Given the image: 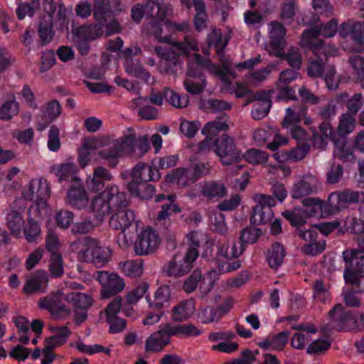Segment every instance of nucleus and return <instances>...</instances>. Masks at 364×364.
Listing matches in <instances>:
<instances>
[{
    "label": "nucleus",
    "mask_w": 364,
    "mask_h": 364,
    "mask_svg": "<svg viewBox=\"0 0 364 364\" xmlns=\"http://www.w3.org/2000/svg\"><path fill=\"white\" fill-rule=\"evenodd\" d=\"M67 198L71 206L77 209L88 208L99 220L109 213L111 207L124 203V195L119 193L115 186H107L102 193L94 197L91 203L86 191L81 185L70 188Z\"/></svg>",
    "instance_id": "obj_1"
},
{
    "label": "nucleus",
    "mask_w": 364,
    "mask_h": 364,
    "mask_svg": "<svg viewBox=\"0 0 364 364\" xmlns=\"http://www.w3.org/2000/svg\"><path fill=\"white\" fill-rule=\"evenodd\" d=\"M172 12V9L163 4V0H148L145 9L139 4L136 5L132 9V19L139 22L145 14L146 16L154 18L155 21L149 25L153 34L160 42H168L170 38L168 35L161 36L162 31L166 29L168 32L172 30L184 31L188 29V23L183 22L181 24L172 23L165 18Z\"/></svg>",
    "instance_id": "obj_2"
},
{
    "label": "nucleus",
    "mask_w": 364,
    "mask_h": 364,
    "mask_svg": "<svg viewBox=\"0 0 364 364\" xmlns=\"http://www.w3.org/2000/svg\"><path fill=\"white\" fill-rule=\"evenodd\" d=\"M221 65L222 68H219L218 65L212 64L209 60H203L198 54H194L193 62L188 65V77L184 81L186 91L191 94L196 95L204 90L206 82L202 75L203 69H206L224 82H228L229 75H232L230 65L223 60H221Z\"/></svg>",
    "instance_id": "obj_3"
},
{
    "label": "nucleus",
    "mask_w": 364,
    "mask_h": 364,
    "mask_svg": "<svg viewBox=\"0 0 364 364\" xmlns=\"http://www.w3.org/2000/svg\"><path fill=\"white\" fill-rule=\"evenodd\" d=\"M124 203L116 207H111L110 210L115 212L109 220L110 227L117 230H121L122 233L118 237V243L122 247L131 245L133 237L141 228V222L136 218L135 213L123 207L126 206L127 200L124 193Z\"/></svg>",
    "instance_id": "obj_4"
},
{
    "label": "nucleus",
    "mask_w": 364,
    "mask_h": 364,
    "mask_svg": "<svg viewBox=\"0 0 364 364\" xmlns=\"http://www.w3.org/2000/svg\"><path fill=\"white\" fill-rule=\"evenodd\" d=\"M313 50L316 60L309 62L308 75L310 77H323L329 90H336L339 84L338 77L336 75V70L331 65H324L323 57L334 56L337 53V49L332 46H308Z\"/></svg>",
    "instance_id": "obj_5"
},
{
    "label": "nucleus",
    "mask_w": 364,
    "mask_h": 364,
    "mask_svg": "<svg viewBox=\"0 0 364 364\" xmlns=\"http://www.w3.org/2000/svg\"><path fill=\"white\" fill-rule=\"evenodd\" d=\"M159 170L151 166L139 164L132 169L130 181L127 188L133 196L143 200L151 198L154 192V186L149 184V181H154L160 178Z\"/></svg>",
    "instance_id": "obj_6"
},
{
    "label": "nucleus",
    "mask_w": 364,
    "mask_h": 364,
    "mask_svg": "<svg viewBox=\"0 0 364 364\" xmlns=\"http://www.w3.org/2000/svg\"><path fill=\"white\" fill-rule=\"evenodd\" d=\"M72 250L77 252L80 260L93 263L97 267H103L109 259L111 251L107 247L92 238H85L71 245Z\"/></svg>",
    "instance_id": "obj_7"
},
{
    "label": "nucleus",
    "mask_w": 364,
    "mask_h": 364,
    "mask_svg": "<svg viewBox=\"0 0 364 364\" xmlns=\"http://www.w3.org/2000/svg\"><path fill=\"white\" fill-rule=\"evenodd\" d=\"M245 249V245L237 240L228 241L218 246L216 270L219 275L231 272L240 267V262L234 259L240 257Z\"/></svg>",
    "instance_id": "obj_8"
},
{
    "label": "nucleus",
    "mask_w": 364,
    "mask_h": 364,
    "mask_svg": "<svg viewBox=\"0 0 364 364\" xmlns=\"http://www.w3.org/2000/svg\"><path fill=\"white\" fill-rule=\"evenodd\" d=\"M359 250H346L343 257L349 266L345 269L343 277L347 283L361 285L360 291H364V240Z\"/></svg>",
    "instance_id": "obj_9"
},
{
    "label": "nucleus",
    "mask_w": 364,
    "mask_h": 364,
    "mask_svg": "<svg viewBox=\"0 0 364 364\" xmlns=\"http://www.w3.org/2000/svg\"><path fill=\"white\" fill-rule=\"evenodd\" d=\"M304 209L294 208L292 211H284L283 216L289 221L293 226H300L306 221L308 217H324L326 213L324 211L323 202L318 198H308L303 200Z\"/></svg>",
    "instance_id": "obj_10"
},
{
    "label": "nucleus",
    "mask_w": 364,
    "mask_h": 364,
    "mask_svg": "<svg viewBox=\"0 0 364 364\" xmlns=\"http://www.w3.org/2000/svg\"><path fill=\"white\" fill-rule=\"evenodd\" d=\"M111 139L112 146L98 151V156L107 160L110 164L114 166L119 158L135 152L136 139L134 134H130L116 140L111 137Z\"/></svg>",
    "instance_id": "obj_11"
},
{
    "label": "nucleus",
    "mask_w": 364,
    "mask_h": 364,
    "mask_svg": "<svg viewBox=\"0 0 364 364\" xmlns=\"http://www.w3.org/2000/svg\"><path fill=\"white\" fill-rule=\"evenodd\" d=\"M219 277L215 269L205 274H203L200 270L196 269L184 281L183 289L186 293H192L198 287L200 292L205 295L213 288Z\"/></svg>",
    "instance_id": "obj_12"
},
{
    "label": "nucleus",
    "mask_w": 364,
    "mask_h": 364,
    "mask_svg": "<svg viewBox=\"0 0 364 364\" xmlns=\"http://www.w3.org/2000/svg\"><path fill=\"white\" fill-rule=\"evenodd\" d=\"M320 135H314V146L320 149H323L329 141H333L335 144L334 155L341 159H347L351 153L345 150V139L336 140L333 137L331 126L329 122H323L319 126Z\"/></svg>",
    "instance_id": "obj_13"
},
{
    "label": "nucleus",
    "mask_w": 364,
    "mask_h": 364,
    "mask_svg": "<svg viewBox=\"0 0 364 364\" xmlns=\"http://www.w3.org/2000/svg\"><path fill=\"white\" fill-rule=\"evenodd\" d=\"M191 50H198V46L195 39L191 37H186L184 42L173 43L171 51H168L166 48L159 46L155 48V52L159 56L174 64L179 62L176 56L189 58Z\"/></svg>",
    "instance_id": "obj_14"
},
{
    "label": "nucleus",
    "mask_w": 364,
    "mask_h": 364,
    "mask_svg": "<svg viewBox=\"0 0 364 364\" xmlns=\"http://www.w3.org/2000/svg\"><path fill=\"white\" fill-rule=\"evenodd\" d=\"M135 235H137V237L134 243V249L136 255L151 254L159 247L161 240L157 233L150 228H145L143 223L141 228Z\"/></svg>",
    "instance_id": "obj_15"
},
{
    "label": "nucleus",
    "mask_w": 364,
    "mask_h": 364,
    "mask_svg": "<svg viewBox=\"0 0 364 364\" xmlns=\"http://www.w3.org/2000/svg\"><path fill=\"white\" fill-rule=\"evenodd\" d=\"M198 257L195 248L187 249L184 253L176 254L166 267V272L176 277L187 274L193 267V263Z\"/></svg>",
    "instance_id": "obj_16"
},
{
    "label": "nucleus",
    "mask_w": 364,
    "mask_h": 364,
    "mask_svg": "<svg viewBox=\"0 0 364 364\" xmlns=\"http://www.w3.org/2000/svg\"><path fill=\"white\" fill-rule=\"evenodd\" d=\"M214 152L225 165H230L242 159V153L238 151L233 138L223 134L215 139Z\"/></svg>",
    "instance_id": "obj_17"
},
{
    "label": "nucleus",
    "mask_w": 364,
    "mask_h": 364,
    "mask_svg": "<svg viewBox=\"0 0 364 364\" xmlns=\"http://www.w3.org/2000/svg\"><path fill=\"white\" fill-rule=\"evenodd\" d=\"M333 321V327L338 329L345 328L350 329H360L363 326L364 317L361 314L352 316L343 310L341 304L336 305L328 313Z\"/></svg>",
    "instance_id": "obj_18"
},
{
    "label": "nucleus",
    "mask_w": 364,
    "mask_h": 364,
    "mask_svg": "<svg viewBox=\"0 0 364 364\" xmlns=\"http://www.w3.org/2000/svg\"><path fill=\"white\" fill-rule=\"evenodd\" d=\"M111 136L108 135L85 139L77 150V161L82 168L87 166L91 160L92 152L102 150L110 145Z\"/></svg>",
    "instance_id": "obj_19"
},
{
    "label": "nucleus",
    "mask_w": 364,
    "mask_h": 364,
    "mask_svg": "<svg viewBox=\"0 0 364 364\" xmlns=\"http://www.w3.org/2000/svg\"><path fill=\"white\" fill-rule=\"evenodd\" d=\"M96 279L102 287L101 296L103 299H109L118 294L125 287L124 279L115 273L99 271L96 273Z\"/></svg>",
    "instance_id": "obj_20"
},
{
    "label": "nucleus",
    "mask_w": 364,
    "mask_h": 364,
    "mask_svg": "<svg viewBox=\"0 0 364 364\" xmlns=\"http://www.w3.org/2000/svg\"><path fill=\"white\" fill-rule=\"evenodd\" d=\"M256 206L252 215V221L255 225L265 224L273 218L272 207L276 205L274 198L266 195H257L254 197Z\"/></svg>",
    "instance_id": "obj_21"
},
{
    "label": "nucleus",
    "mask_w": 364,
    "mask_h": 364,
    "mask_svg": "<svg viewBox=\"0 0 364 364\" xmlns=\"http://www.w3.org/2000/svg\"><path fill=\"white\" fill-rule=\"evenodd\" d=\"M339 34L344 38H349L353 46L348 47L343 45L345 50L360 52L364 49V24L361 23H343L339 29Z\"/></svg>",
    "instance_id": "obj_22"
},
{
    "label": "nucleus",
    "mask_w": 364,
    "mask_h": 364,
    "mask_svg": "<svg viewBox=\"0 0 364 364\" xmlns=\"http://www.w3.org/2000/svg\"><path fill=\"white\" fill-rule=\"evenodd\" d=\"M63 300L65 296L60 291H57L42 297L38 304L39 308L48 310L55 318H60L70 315V309L65 305Z\"/></svg>",
    "instance_id": "obj_23"
},
{
    "label": "nucleus",
    "mask_w": 364,
    "mask_h": 364,
    "mask_svg": "<svg viewBox=\"0 0 364 364\" xmlns=\"http://www.w3.org/2000/svg\"><path fill=\"white\" fill-rule=\"evenodd\" d=\"M22 194L26 200L36 198L37 206L43 208L46 206V199L50 196V188L46 180L36 178L24 187Z\"/></svg>",
    "instance_id": "obj_24"
},
{
    "label": "nucleus",
    "mask_w": 364,
    "mask_h": 364,
    "mask_svg": "<svg viewBox=\"0 0 364 364\" xmlns=\"http://www.w3.org/2000/svg\"><path fill=\"white\" fill-rule=\"evenodd\" d=\"M337 31V22L331 20L322 28H318V26L311 30L305 31L302 34L301 40V46H325L318 38L320 36L324 37H332Z\"/></svg>",
    "instance_id": "obj_25"
},
{
    "label": "nucleus",
    "mask_w": 364,
    "mask_h": 364,
    "mask_svg": "<svg viewBox=\"0 0 364 364\" xmlns=\"http://www.w3.org/2000/svg\"><path fill=\"white\" fill-rule=\"evenodd\" d=\"M286 29L278 22H272L269 25V43L267 50L270 55L282 57L283 49L286 46Z\"/></svg>",
    "instance_id": "obj_26"
},
{
    "label": "nucleus",
    "mask_w": 364,
    "mask_h": 364,
    "mask_svg": "<svg viewBox=\"0 0 364 364\" xmlns=\"http://www.w3.org/2000/svg\"><path fill=\"white\" fill-rule=\"evenodd\" d=\"M328 203L333 210L338 211L353 203H364V192L347 190L339 193H332L328 197Z\"/></svg>",
    "instance_id": "obj_27"
},
{
    "label": "nucleus",
    "mask_w": 364,
    "mask_h": 364,
    "mask_svg": "<svg viewBox=\"0 0 364 364\" xmlns=\"http://www.w3.org/2000/svg\"><path fill=\"white\" fill-rule=\"evenodd\" d=\"M93 16L100 23L106 21V17L116 15L121 11L120 0H95Z\"/></svg>",
    "instance_id": "obj_28"
},
{
    "label": "nucleus",
    "mask_w": 364,
    "mask_h": 364,
    "mask_svg": "<svg viewBox=\"0 0 364 364\" xmlns=\"http://www.w3.org/2000/svg\"><path fill=\"white\" fill-rule=\"evenodd\" d=\"M23 208H11L6 210L5 221L11 235L16 238L23 237V230L25 225Z\"/></svg>",
    "instance_id": "obj_29"
},
{
    "label": "nucleus",
    "mask_w": 364,
    "mask_h": 364,
    "mask_svg": "<svg viewBox=\"0 0 364 364\" xmlns=\"http://www.w3.org/2000/svg\"><path fill=\"white\" fill-rule=\"evenodd\" d=\"M293 328L299 331L295 333L291 339V346L299 350L306 349L311 343L313 336L316 333V327L314 325L307 324Z\"/></svg>",
    "instance_id": "obj_30"
},
{
    "label": "nucleus",
    "mask_w": 364,
    "mask_h": 364,
    "mask_svg": "<svg viewBox=\"0 0 364 364\" xmlns=\"http://www.w3.org/2000/svg\"><path fill=\"white\" fill-rule=\"evenodd\" d=\"M71 33L75 39L93 41L103 35V31L102 26L97 22V23H86L73 28Z\"/></svg>",
    "instance_id": "obj_31"
},
{
    "label": "nucleus",
    "mask_w": 364,
    "mask_h": 364,
    "mask_svg": "<svg viewBox=\"0 0 364 364\" xmlns=\"http://www.w3.org/2000/svg\"><path fill=\"white\" fill-rule=\"evenodd\" d=\"M274 92V90H268L257 94V101L255 102L251 112L255 119H263L268 114L272 106L270 97Z\"/></svg>",
    "instance_id": "obj_32"
},
{
    "label": "nucleus",
    "mask_w": 364,
    "mask_h": 364,
    "mask_svg": "<svg viewBox=\"0 0 364 364\" xmlns=\"http://www.w3.org/2000/svg\"><path fill=\"white\" fill-rule=\"evenodd\" d=\"M48 287V276L45 272L38 271L26 280L23 291L26 294L44 292Z\"/></svg>",
    "instance_id": "obj_33"
},
{
    "label": "nucleus",
    "mask_w": 364,
    "mask_h": 364,
    "mask_svg": "<svg viewBox=\"0 0 364 364\" xmlns=\"http://www.w3.org/2000/svg\"><path fill=\"white\" fill-rule=\"evenodd\" d=\"M171 291L168 285H162L154 291L152 298L147 299L149 306L156 311H164L170 305Z\"/></svg>",
    "instance_id": "obj_34"
},
{
    "label": "nucleus",
    "mask_w": 364,
    "mask_h": 364,
    "mask_svg": "<svg viewBox=\"0 0 364 364\" xmlns=\"http://www.w3.org/2000/svg\"><path fill=\"white\" fill-rule=\"evenodd\" d=\"M231 301H227L224 306L216 309L209 306L201 307L198 314V318L203 323H210L218 321L223 315L227 314L232 308Z\"/></svg>",
    "instance_id": "obj_35"
},
{
    "label": "nucleus",
    "mask_w": 364,
    "mask_h": 364,
    "mask_svg": "<svg viewBox=\"0 0 364 364\" xmlns=\"http://www.w3.org/2000/svg\"><path fill=\"white\" fill-rule=\"evenodd\" d=\"M306 111L305 108L294 107L293 108L288 107L286 109V114L282 122V127L288 130L298 125L302 119L304 123L309 124L311 119L306 117Z\"/></svg>",
    "instance_id": "obj_36"
},
{
    "label": "nucleus",
    "mask_w": 364,
    "mask_h": 364,
    "mask_svg": "<svg viewBox=\"0 0 364 364\" xmlns=\"http://www.w3.org/2000/svg\"><path fill=\"white\" fill-rule=\"evenodd\" d=\"M317 180L314 176H306L296 183L291 195L294 198H300L312 193L316 188Z\"/></svg>",
    "instance_id": "obj_37"
},
{
    "label": "nucleus",
    "mask_w": 364,
    "mask_h": 364,
    "mask_svg": "<svg viewBox=\"0 0 364 364\" xmlns=\"http://www.w3.org/2000/svg\"><path fill=\"white\" fill-rule=\"evenodd\" d=\"M52 171L60 181H80V178L77 176L78 168L74 163L67 162L54 165L52 166Z\"/></svg>",
    "instance_id": "obj_38"
},
{
    "label": "nucleus",
    "mask_w": 364,
    "mask_h": 364,
    "mask_svg": "<svg viewBox=\"0 0 364 364\" xmlns=\"http://www.w3.org/2000/svg\"><path fill=\"white\" fill-rule=\"evenodd\" d=\"M196 180L194 174L185 168H176L168 173L165 178V182L168 184L186 186Z\"/></svg>",
    "instance_id": "obj_39"
},
{
    "label": "nucleus",
    "mask_w": 364,
    "mask_h": 364,
    "mask_svg": "<svg viewBox=\"0 0 364 364\" xmlns=\"http://www.w3.org/2000/svg\"><path fill=\"white\" fill-rule=\"evenodd\" d=\"M112 175L104 167L98 166L95 168L92 176H89L86 183L87 188L93 191H97L104 187V181H110Z\"/></svg>",
    "instance_id": "obj_40"
},
{
    "label": "nucleus",
    "mask_w": 364,
    "mask_h": 364,
    "mask_svg": "<svg viewBox=\"0 0 364 364\" xmlns=\"http://www.w3.org/2000/svg\"><path fill=\"white\" fill-rule=\"evenodd\" d=\"M170 342L167 336L159 330L151 333L145 341L144 349L147 353H156L163 350Z\"/></svg>",
    "instance_id": "obj_41"
},
{
    "label": "nucleus",
    "mask_w": 364,
    "mask_h": 364,
    "mask_svg": "<svg viewBox=\"0 0 364 364\" xmlns=\"http://www.w3.org/2000/svg\"><path fill=\"white\" fill-rule=\"evenodd\" d=\"M195 301L192 299L183 301L175 306L172 310V318L176 321L188 319L195 312Z\"/></svg>",
    "instance_id": "obj_42"
},
{
    "label": "nucleus",
    "mask_w": 364,
    "mask_h": 364,
    "mask_svg": "<svg viewBox=\"0 0 364 364\" xmlns=\"http://www.w3.org/2000/svg\"><path fill=\"white\" fill-rule=\"evenodd\" d=\"M182 4L188 8L193 5L196 8V14L194 18V25L198 31H201L206 26L207 16L205 4L198 0H181Z\"/></svg>",
    "instance_id": "obj_43"
},
{
    "label": "nucleus",
    "mask_w": 364,
    "mask_h": 364,
    "mask_svg": "<svg viewBox=\"0 0 364 364\" xmlns=\"http://www.w3.org/2000/svg\"><path fill=\"white\" fill-rule=\"evenodd\" d=\"M229 128L228 119L226 115L216 118L215 120L206 123L201 132L205 136L215 138L219 132L226 131Z\"/></svg>",
    "instance_id": "obj_44"
},
{
    "label": "nucleus",
    "mask_w": 364,
    "mask_h": 364,
    "mask_svg": "<svg viewBox=\"0 0 364 364\" xmlns=\"http://www.w3.org/2000/svg\"><path fill=\"white\" fill-rule=\"evenodd\" d=\"M51 331L53 334L51 336L46 338L45 343H48L54 348L59 347L65 343L71 334L70 330L65 326L53 327Z\"/></svg>",
    "instance_id": "obj_45"
},
{
    "label": "nucleus",
    "mask_w": 364,
    "mask_h": 364,
    "mask_svg": "<svg viewBox=\"0 0 364 364\" xmlns=\"http://www.w3.org/2000/svg\"><path fill=\"white\" fill-rule=\"evenodd\" d=\"M187 240L188 242L190 248H195L197 251V247L199 246L200 243L205 242V245H208V250H206L204 253L205 256H209L212 253V247L213 245V241L210 240L206 235L196 231H192L187 235Z\"/></svg>",
    "instance_id": "obj_46"
},
{
    "label": "nucleus",
    "mask_w": 364,
    "mask_h": 364,
    "mask_svg": "<svg viewBox=\"0 0 364 364\" xmlns=\"http://www.w3.org/2000/svg\"><path fill=\"white\" fill-rule=\"evenodd\" d=\"M41 117L46 124L55 120L61 113V106L56 100H52L43 106L40 110Z\"/></svg>",
    "instance_id": "obj_47"
},
{
    "label": "nucleus",
    "mask_w": 364,
    "mask_h": 364,
    "mask_svg": "<svg viewBox=\"0 0 364 364\" xmlns=\"http://www.w3.org/2000/svg\"><path fill=\"white\" fill-rule=\"evenodd\" d=\"M65 301L72 304L73 308L88 309L93 300L91 296L73 291L65 295Z\"/></svg>",
    "instance_id": "obj_48"
},
{
    "label": "nucleus",
    "mask_w": 364,
    "mask_h": 364,
    "mask_svg": "<svg viewBox=\"0 0 364 364\" xmlns=\"http://www.w3.org/2000/svg\"><path fill=\"white\" fill-rule=\"evenodd\" d=\"M134 103L138 107V113L144 119H156L158 118L157 109L146 105L147 99L139 97L134 100Z\"/></svg>",
    "instance_id": "obj_49"
},
{
    "label": "nucleus",
    "mask_w": 364,
    "mask_h": 364,
    "mask_svg": "<svg viewBox=\"0 0 364 364\" xmlns=\"http://www.w3.org/2000/svg\"><path fill=\"white\" fill-rule=\"evenodd\" d=\"M201 192L208 198L223 197L226 191L224 185L220 182L208 181L201 183Z\"/></svg>",
    "instance_id": "obj_50"
},
{
    "label": "nucleus",
    "mask_w": 364,
    "mask_h": 364,
    "mask_svg": "<svg viewBox=\"0 0 364 364\" xmlns=\"http://www.w3.org/2000/svg\"><path fill=\"white\" fill-rule=\"evenodd\" d=\"M331 346V341L327 336L316 337L313 336L311 343L306 348L308 354H318L327 350Z\"/></svg>",
    "instance_id": "obj_51"
},
{
    "label": "nucleus",
    "mask_w": 364,
    "mask_h": 364,
    "mask_svg": "<svg viewBox=\"0 0 364 364\" xmlns=\"http://www.w3.org/2000/svg\"><path fill=\"white\" fill-rule=\"evenodd\" d=\"M122 272L129 277H137L143 273V264L141 260H128L119 264Z\"/></svg>",
    "instance_id": "obj_52"
},
{
    "label": "nucleus",
    "mask_w": 364,
    "mask_h": 364,
    "mask_svg": "<svg viewBox=\"0 0 364 364\" xmlns=\"http://www.w3.org/2000/svg\"><path fill=\"white\" fill-rule=\"evenodd\" d=\"M164 96L165 100L174 107H186L189 104V98L187 95H181L169 88L164 90Z\"/></svg>",
    "instance_id": "obj_53"
},
{
    "label": "nucleus",
    "mask_w": 364,
    "mask_h": 364,
    "mask_svg": "<svg viewBox=\"0 0 364 364\" xmlns=\"http://www.w3.org/2000/svg\"><path fill=\"white\" fill-rule=\"evenodd\" d=\"M284 257V250L282 245L276 243L269 251L267 262L271 268L277 269L282 263Z\"/></svg>",
    "instance_id": "obj_54"
},
{
    "label": "nucleus",
    "mask_w": 364,
    "mask_h": 364,
    "mask_svg": "<svg viewBox=\"0 0 364 364\" xmlns=\"http://www.w3.org/2000/svg\"><path fill=\"white\" fill-rule=\"evenodd\" d=\"M125 69L128 73L143 80L147 83L154 82V79L151 77L150 74L146 72L138 63L134 65V63L132 61L127 60Z\"/></svg>",
    "instance_id": "obj_55"
},
{
    "label": "nucleus",
    "mask_w": 364,
    "mask_h": 364,
    "mask_svg": "<svg viewBox=\"0 0 364 364\" xmlns=\"http://www.w3.org/2000/svg\"><path fill=\"white\" fill-rule=\"evenodd\" d=\"M199 107L205 112H217L230 109L231 105L223 100H201Z\"/></svg>",
    "instance_id": "obj_56"
},
{
    "label": "nucleus",
    "mask_w": 364,
    "mask_h": 364,
    "mask_svg": "<svg viewBox=\"0 0 364 364\" xmlns=\"http://www.w3.org/2000/svg\"><path fill=\"white\" fill-rule=\"evenodd\" d=\"M41 230L38 224L30 218L26 225H24L23 236H25L28 242H34L40 237Z\"/></svg>",
    "instance_id": "obj_57"
},
{
    "label": "nucleus",
    "mask_w": 364,
    "mask_h": 364,
    "mask_svg": "<svg viewBox=\"0 0 364 364\" xmlns=\"http://www.w3.org/2000/svg\"><path fill=\"white\" fill-rule=\"evenodd\" d=\"M75 346L79 352L90 355L101 352H103L107 355H109L111 352V350L109 348L103 347L100 344L87 345L81 341H77Z\"/></svg>",
    "instance_id": "obj_58"
},
{
    "label": "nucleus",
    "mask_w": 364,
    "mask_h": 364,
    "mask_svg": "<svg viewBox=\"0 0 364 364\" xmlns=\"http://www.w3.org/2000/svg\"><path fill=\"white\" fill-rule=\"evenodd\" d=\"M355 117L348 113L343 114L341 116L340 123L338 127V134L341 136H346L350 133L355 128Z\"/></svg>",
    "instance_id": "obj_59"
},
{
    "label": "nucleus",
    "mask_w": 364,
    "mask_h": 364,
    "mask_svg": "<svg viewBox=\"0 0 364 364\" xmlns=\"http://www.w3.org/2000/svg\"><path fill=\"white\" fill-rule=\"evenodd\" d=\"M314 297L321 303H326L331 299L328 287L323 284L322 281L317 280L314 285Z\"/></svg>",
    "instance_id": "obj_60"
},
{
    "label": "nucleus",
    "mask_w": 364,
    "mask_h": 364,
    "mask_svg": "<svg viewBox=\"0 0 364 364\" xmlns=\"http://www.w3.org/2000/svg\"><path fill=\"white\" fill-rule=\"evenodd\" d=\"M200 128V123L198 121H188L182 119L180 125L181 133L188 138H193L198 133Z\"/></svg>",
    "instance_id": "obj_61"
},
{
    "label": "nucleus",
    "mask_w": 364,
    "mask_h": 364,
    "mask_svg": "<svg viewBox=\"0 0 364 364\" xmlns=\"http://www.w3.org/2000/svg\"><path fill=\"white\" fill-rule=\"evenodd\" d=\"M18 112V105L15 100L5 102L0 108V119L9 120Z\"/></svg>",
    "instance_id": "obj_62"
},
{
    "label": "nucleus",
    "mask_w": 364,
    "mask_h": 364,
    "mask_svg": "<svg viewBox=\"0 0 364 364\" xmlns=\"http://www.w3.org/2000/svg\"><path fill=\"white\" fill-rule=\"evenodd\" d=\"M267 157L265 152L257 149H250L245 154H242V158H245L247 161L252 164H263L267 161Z\"/></svg>",
    "instance_id": "obj_63"
},
{
    "label": "nucleus",
    "mask_w": 364,
    "mask_h": 364,
    "mask_svg": "<svg viewBox=\"0 0 364 364\" xmlns=\"http://www.w3.org/2000/svg\"><path fill=\"white\" fill-rule=\"evenodd\" d=\"M272 69L269 67L256 70L247 77V82L252 85H258L267 79Z\"/></svg>",
    "instance_id": "obj_64"
}]
</instances>
